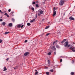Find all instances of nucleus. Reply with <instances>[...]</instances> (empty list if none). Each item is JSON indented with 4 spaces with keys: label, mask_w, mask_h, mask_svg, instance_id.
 Returning <instances> with one entry per match:
<instances>
[{
    "label": "nucleus",
    "mask_w": 75,
    "mask_h": 75,
    "mask_svg": "<svg viewBox=\"0 0 75 75\" xmlns=\"http://www.w3.org/2000/svg\"><path fill=\"white\" fill-rule=\"evenodd\" d=\"M58 42V40H56L55 41H54V42H53V45H54V44H55V43H56V42Z\"/></svg>",
    "instance_id": "dca6fc26"
},
{
    "label": "nucleus",
    "mask_w": 75,
    "mask_h": 75,
    "mask_svg": "<svg viewBox=\"0 0 75 75\" xmlns=\"http://www.w3.org/2000/svg\"><path fill=\"white\" fill-rule=\"evenodd\" d=\"M64 45L65 47H67V46L68 47H69V46H70V45H68V42H66L64 44Z\"/></svg>",
    "instance_id": "f257e3e1"
},
{
    "label": "nucleus",
    "mask_w": 75,
    "mask_h": 75,
    "mask_svg": "<svg viewBox=\"0 0 75 75\" xmlns=\"http://www.w3.org/2000/svg\"><path fill=\"white\" fill-rule=\"evenodd\" d=\"M75 7V6H74V8Z\"/></svg>",
    "instance_id": "4d7b16f0"
},
{
    "label": "nucleus",
    "mask_w": 75,
    "mask_h": 75,
    "mask_svg": "<svg viewBox=\"0 0 75 75\" xmlns=\"http://www.w3.org/2000/svg\"><path fill=\"white\" fill-rule=\"evenodd\" d=\"M29 8H30V6H29Z\"/></svg>",
    "instance_id": "13d9d810"
},
{
    "label": "nucleus",
    "mask_w": 75,
    "mask_h": 75,
    "mask_svg": "<svg viewBox=\"0 0 75 75\" xmlns=\"http://www.w3.org/2000/svg\"><path fill=\"white\" fill-rule=\"evenodd\" d=\"M27 25L28 26H30L31 25V24L30 23H27Z\"/></svg>",
    "instance_id": "a211bd4d"
},
{
    "label": "nucleus",
    "mask_w": 75,
    "mask_h": 75,
    "mask_svg": "<svg viewBox=\"0 0 75 75\" xmlns=\"http://www.w3.org/2000/svg\"><path fill=\"white\" fill-rule=\"evenodd\" d=\"M35 71H36V72H35V75H37V74H38V71H37V70H35Z\"/></svg>",
    "instance_id": "1a4fd4ad"
},
{
    "label": "nucleus",
    "mask_w": 75,
    "mask_h": 75,
    "mask_svg": "<svg viewBox=\"0 0 75 75\" xmlns=\"http://www.w3.org/2000/svg\"><path fill=\"white\" fill-rule=\"evenodd\" d=\"M8 12H10V11H11V9H9L8 10Z\"/></svg>",
    "instance_id": "473e14b6"
},
{
    "label": "nucleus",
    "mask_w": 75,
    "mask_h": 75,
    "mask_svg": "<svg viewBox=\"0 0 75 75\" xmlns=\"http://www.w3.org/2000/svg\"><path fill=\"white\" fill-rule=\"evenodd\" d=\"M23 26H24V25H22L21 26V28H23Z\"/></svg>",
    "instance_id": "37998d69"
},
{
    "label": "nucleus",
    "mask_w": 75,
    "mask_h": 75,
    "mask_svg": "<svg viewBox=\"0 0 75 75\" xmlns=\"http://www.w3.org/2000/svg\"><path fill=\"white\" fill-rule=\"evenodd\" d=\"M71 63L72 64H74V61L72 60L71 62Z\"/></svg>",
    "instance_id": "7c9ffc66"
},
{
    "label": "nucleus",
    "mask_w": 75,
    "mask_h": 75,
    "mask_svg": "<svg viewBox=\"0 0 75 75\" xmlns=\"http://www.w3.org/2000/svg\"><path fill=\"white\" fill-rule=\"evenodd\" d=\"M28 41V40H25V42H27Z\"/></svg>",
    "instance_id": "f704fd0d"
},
{
    "label": "nucleus",
    "mask_w": 75,
    "mask_h": 75,
    "mask_svg": "<svg viewBox=\"0 0 75 75\" xmlns=\"http://www.w3.org/2000/svg\"><path fill=\"white\" fill-rule=\"evenodd\" d=\"M64 4V0H61L59 3L60 6H63Z\"/></svg>",
    "instance_id": "f03ea898"
},
{
    "label": "nucleus",
    "mask_w": 75,
    "mask_h": 75,
    "mask_svg": "<svg viewBox=\"0 0 75 75\" xmlns=\"http://www.w3.org/2000/svg\"><path fill=\"white\" fill-rule=\"evenodd\" d=\"M12 21L13 22H14V21H15V20L13 18H12Z\"/></svg>",
    "instance_id": "aec40b11"
},
{
    "label": "nucleus",
    "mask_w": 75,
    "mask_h": 75,
    "mask_svg": "<svg viewBox=\"0 0 75 75\" xmlns=\"http://www.w3.org/2000/svg\"><path fill=\"white\" fill-rule=\"evenodd\" d=\"M31 8H32V10H33V11L34 10V8L32 7Z\"/></svg>",
    "instance_id": "c756f323"
},
{
    "label": "nucleus",
    "mask_w": 75,
    "mask_h": 75,
    "mask_svg": "<svg viewBox=\"0 0 75 75\" xmlns=\"http://www.w3.org/2000/svg\"><path fill=\"white\" fill-rule=\"evenodd\" d=\"M40 13H38V16H40Z\"/></svg>",
    "instance_id": "864d4df0"
},
{
    "label": "nucleus",
    "mask_w": 75,
    "mask_h": 75,
    "mask_svg": "<svg viewBox=\"0 0 75 75\" xmlns=\"http://www.w3.org/2000/svg\"><path fill=\"white\" fill-rule=\"evenodd\" d=\"M52 48L53 49V50H54V51H55L56 50V48H55V46H52Z\"/></svg>",
    "instance_id": "6e6552de"
},
{
    "label": "nucleus",
    "mask_w": 75,
    "mask_h": 75,
    "mask_svg": "<svg viewBox=\"0 0 75 75\" xmlns=\"http://www.w3.org/2000/svg\"><path fill=\"white\" fill-rule=\"evenodd\" d=\"M49 35H50V33H48L46 35V36H48Z\"/></svg>",
    "instance_id": "cd10ccee"
},
{
    "label": "nucleus",
    "mask_w": 75,
    "mask_h": 75,
    "mask_svg": "<svg viewBox=\"0 0 75 75\" xmlns=\"http://www.w3.org/2000/svg\"><path fill=\"white\" fill-rule=\"evenodd\" d=\"M69 19H70L71 20H75V19L72 16H71L69 18Z\"/></svg>",
    "instance_id": "7ed1b4c3"
},
{
    "label": "nucleus",
    "mask_w": 75,
    "mask_h": 75,
    "mask_svg": "<svg viewBox=\"0 0 75 75\" xmlns=\"http://www.w3.org/2000/svg\"><path fill=\"white\" fill-rule=\"evenodd\" d=\"M21 24H19V25H18L17 28H20V27H21Z\"/></svg>",
    "instance_id": "4468645a"
},
{
    "label": "nucleus",
    "mask_w": 75,
    "mask_h": 75,
    "mask_svg": "<svg viewBox=\"0 0 75 75\" xmlns=\"http://www.w3.org/2000/svg\"><path fill=\"white\" fill-rule=\"evenodd\" d=\"M53 69H55V66H53Z\"/></svg>",
    "instance_id": "49530a36"
},
{
    "label": "nucleus",
    "mask_w": 75,
    "mask_h": 75,
    "mask_svg": "<svg viewBox=\"0 0 75 75\" xmlns=\"http://www.w3.org/2000/svg\"><path fill=\"white\" fill-rule=\"evenodd\" d=\"M56 14H57V11H54L53 12V16H54L55 15H56Z\"/></svg>",
    "instance_id": "39448f33"
},
{
    "label": "nucleus",
    "mask_w": 75,
    "mask_h": 75,
    "mask_svg": "<svg viewBox=\"0 0 75 75\" xmlns=\"http://www.w3.org/2000/svg\"><path fill=\"white\" fill-rule=\"evenodd\" d=\"M13 25V24H12V23H9V27H11Z\"/></svg>",
    "instance_id": "ddd939ff"
},
{
    "label": "nucleus",
    "mask_w": 75,
    "mask_h": 75,
    "mask_svg": "<svg viewBox=\"0 0 75 75\" xmlns=\"http://www.w3.org/2000/svg\"><path fill=\"white\" fill-rule=\"evenodd\" d=\"M7 68H6V67H4V70H3V71H7Z\"/></svg>",
    "instance_id": "0eeeda50"
},
{
    "label": "nucleus",
    "mask_w": 75,
    "mask_h": 75,
    "mask_svg": "<svg viewBox=\"0 0 75 75\" xmlns=\"http://www.w3.org/2000/svg\"><path fill=\"white\" fill-rule=\"evenodd\" d=\"M35 4V2H33V4Z\"/></svg>",
    "instance_id": "2f4dec72"
},
{
    "label": "nucleus",
    "mask_w": 75,
    "mask_h": 75,
    "mask_svg": "<svg viewBox=\"0 0 75 75\" xmlns=\"http://www.w3.org/2000/svg\"><path fill=\"white\" fill-rule=\"evenodd\" d=\"M9 59V58H7L6 59V61H8V60Z\"/></svg>",
    "instance_id": "8fccbe9b"
},
{
    "label": "nucleus",
    "mask_w": 75,
    "mask_h": 75,
    "mask_svg": "<svg viewBox=\"0 0 75 75\" xmlns=\"http://www.w3.org/2000/svg\"><path fill=\"white\" fill-rule=\"evenodd\" d=\"M10 33V32H5L4 33V34H8V33Z\"/></svg>",
    "instance_id": "393cba45"
},
{
    "label": "nucleus",
    "mask_w": 75,
    "mask_h": 75,
    "mask_svg": "<svg viewBox=\"0 0 75 75\" xmlns=\"http://www.w3.org/2000/svg\"><path fill=\"white\" fill-rule=\"evenodd\" d=\"M6 16L8 17H9V16L8 15V14Z\"/></svg>",
    "instance_id": "3c124183"
},
{
    "label": "nucleus",
    "mask_w": 75,
    "mask_h": 75,
    "mask_svg": "<svg viewBox=\"0 0 75 75\" xmlns=\"http://www.w3.org/2000/svg\"><path fill=\"white\" fill-rule=\"evenodd\" d=\"M47 62H48V64H50V60H48V61H47Z\"/></svg>",
    "instance_id": "412c9836"
},
{
    "label": "nucleus",
    "mask_w": 75,
    "mask_h": 75,
    "mask_svg": "<svg viewBox=\"0 0 75 75\" xmlns=\"http://www.w3.org/2000/svg\"><path fill=\"white\" fill-rule=\"evenodd\" d=\"M35 6L36 7H39V6H38V4H36Z\"/></svg>",
    "instance_id": "b1692460"
},
{
    "label": "nucleus",
    "mask_w": 75,
    "mask_h": 75,
    "mask_svg": "<svg viewBox=\"0 0 75 75\" xmlns=\"http://www.w3.org/2000/svg\"><path fill=\"white\" fill-rule=\"evenodd\" d=\"M60 61V62H62V59H61Z\"/></svg>",
    "instance_id": "4c0bfd02"
},
{
    "label": "nucleus",
    "mask_w": 75,
    "mask_h": 75,
    "mask_svg": "<svg viewBox=\"0 0 75 75\" xmlns=\"http://www.w3.org/2000/svg\"><path fill=\"white\" fill-rule=\"evenodd\" d=\"M13 13H14V12L13 11L11 12V14H13Z\"/></svg>",
    "instance_id": "c9c22d12"
},
{
    "label": "nucleus",
    "mask_w": 75,
    "mask_h": 75,
    "mask_svg": "<svg viewBox=\"0 0 75 75\" xmlns=\"http://www.w3.org/2000/svg\"><path fill=\"white\" fill-rule=\"evenodd\" d=\"M2 42V40H0V43H1V42Z\"/></svg>",
    "instance_id": "a19ab883"
},
{
    "label": "nucleus",
    "mask_w": 75,
    "mask_h": 75,
    "mask_svg": "<svg viewBox=\"0 0 75 75\" xmlns=\"http://www.w3.org/2000/svg\"><path fill=\"white\" fill-rule=\"evenodd\" d=\"M74 49H75V48H74V47H73V48H72L71 50H74Z\"/></svg>",
    "instance_id": "c03bdc74"
},
{
    "label": "nucleus",
    "mask_w": 75,
    "mask_h": 75,
    "mask_svg": "<svg viewBox=\"0 0 75 75\" xmlns=\"http://www.w3.org/2000/svg\"><path fill=\"white\" fill-rule=\"evenodd\" d=\"M0 21L1 22L3 21V19H0Z\"/></svg>",
    "instance_id": "72a5a7b5"
},
{
    "label": "nucleus",
    "mask_w": 75,
    "mask_h": 75,
    "mask_svg": "<svg viewBox=\"0 0 75 75\" xmlns=\"http://www.w3.org/2000/svg\"><path fill=\"white\" fill-rule=\"evenodd\" d=\"M1 18H2V16L1 17Z\"/></svg>",
    "instance_id": "6e6d98bb"
},
{
    "label": "nucleus",
    "mask_w": 75,
    "mask_h": 75,
    "mask_svg": "<svg viewBox=\"0 0 75 75\" xmlns=\"http://www.w3.org/2000/svg\"><path fill=\"white\" fill-rule=\"evenodd\" d=\"M56 47L57 48H60V46H59V45H57Z\"/></svg>",
    "instance_id": "2eb2a0df"
},
{
    "label": "nucleus",
    "mask_w": 75,
    "mask_h": 75,
    "mask_svg": "<svg viewBox=\"0 0 75 75\" xmlns=\"http://www.w3.org/2000/svg\"><path fill=\"white\" fill-rule=\"evenodd\" d=\"M1 10H0V13H1Z\"/></svg>",
    "instance_id": "5fc2aeb1"
},
{
    "label": "nucleus",
    "mask_w": 75,
    "mask_h": 75,
    "mask_svg": "<svg viewBox=\"0 0 75 75\" xmlns=\"http://www.w3.org/2000/svg\"><path fill=\"white\" fill-rule=\"evenodd\" d=\"M54 55H56V52H54Z\"/></svg>",
    "instance_id": "79ce46f5"
},
{
    "label": "nucleus",
    "mask_w": 75,
    "mask_h": 75,
    "mask_svg": "<svg viewBox=\"0 0 75 75\" xmlns=\"http://www.w3.org/2000/svg\"><path fill=\"white\" fill-rule=\"evenodd\" d=\"M51 52H49L47 53V55H51Z\"/></svg>",
    "instance_id": "a878e982"
},
{
    "label": "nucleus",
    "mask_w": 75,
    "mask_h": 75,
    "mask_svg": "<svg viewBox=\"0 0 75 75\" xmlns=\"http://www.w3.org/2000/svg\"><path fill=\"white\" fill-rule=\"evenodd\" d=\"M1 13L2 14H3V13H6V11H4V12H2L1 11Z\"/></svg>",
    "instance_id": "bb28decb"
},
{
    "label": "nucleus",
    "mask_w": 75,
    "mask_h": 75,
    "mask_svg": "<svg viewBox=\"0 0 75 75\" xmlns=\"http://www.w3.org/2000/svg\"><path fill=\"white\" fill-rule=\"evenodd\" d=\"M71 75H74V72H71Z\"/></svg>",
    "instance_id": "5701e85b"
},
{
    "label": "nucleus",
    "mask_w": 75,
    "mask_h": 75,
    "mask_svg": "<svg viewBox=\"0 0 75 75\" xmlns=\"http://www.w3.org/2000/svg\"><path fill=\"white\" fill-rule=\"evenodd\" d=\"M67 41V40L66 39H64L63 40V41L65 42V41Z\"/></svg>",
    "instance_id": "ea45409f"
},
{
    "label": "nucleus",
    "mask_w": 75,
    "mask_h": 75,
    "mask_svg": "<svg viewBox=\"0 0 75 75\" xmlns=\"http://www.w3.org/2000/svg\"><path fill=\"white\" fill-rule=\"evenodd\" d=\"M46 74H47V75H49V72H46Z\"/></svg>",
    "instance_id": "c85d7f7f"
},
{
    "label": "nucleus",
    "mask_w": 75,
    "mask_h": 75,
    "mask_svg": "<svg viewBox=\"0 0 75 75\" xmlns=\"http://www.w3.org/2000/svg\"><path fill=\"white\" fill-rule=\"evenodd\" d=\"M72 51H73V52H75V50H72Z\"/></svg>",
    "instance_id": "a18cd8bd"
},
{
    "label": "nucleus",
    "mask_w": 75,
    "mask_h": 75,
    "mask_svg": "<svg viewBox=\"0 0 75 75\" xmlns=\"http://www.w3.org/2000/svg\"><path fill=\"white\" fill-rule=\"evenodd\" d=\"M50 72H53L54 71V70H53L52 69L50 70Z\"/></svg>",
    "instance_id": "4be33fe9"
},
{
    "label": "nucleus",
    "mask_w": 75,
    "mask_h": 75,
    "mask_svg": "<svg viewBox=\"0 0 75 75\" xmlns=\"http://www.w3.org/2000/svg\"><path fill=\"white\" fill-rule=\"evenodd\" d=\"M37 18V14L36 15V18Z\"/></svg>",
    "instance_id": "09e8293b"
},
{
    "label": "nucleus",
    "mask_w": 75,
    "mask_h": 75,
    "mask_svg": "<svg viewBox=\"0 0 75 75\" xmlns=\"http://www.w3.org/2000/svg\"><path fill=\"white\" fill-rule=\"evenodd\" d=\"M7 15H8V14H7V13H5L4 14V15H5V16H7Z\"/></svg>",
    "instance_id": "58836bf2"
},
{
    "label": "nucleus",
    "mask_w": 75,
    "mask_h": 75,
    "mask_svg": "<svg viewBox=\"0 0 75 75\" xmlns=\"http://www.w3.org/2000/svg\"><path fill=\"white\" fill-rule=\"evenodd\" d=\"M71 48H72L71 47L69 48V49H71Z\"/></svg>",
    "instance_id": "603ef678"
},
{
    "label": "nucleus",
    "mask_w": 75,
    "mask_h": 75,
    "mask_svg": "<svg viewBox=\"0 0 75 75\" xmlns=\"http://www.w3.org/2000/svg\"><path fill=\"white\" fill-rule=\"evenodd\" d=\"M29 54V52H26L24 54V56H27Z\"/></svg>",
    "instance_id": "20e7f679"
},
{
    "label": "nucleus",
    "mask_w": 75,
    "mask_h": 75,
    "mask_svg": "<svg viewBox=\"0 0 75 75\" xmlns=\"http://www.w3.org/2000/svg\"><path fill=\"white\" fill-rule=\"evenodd\" d=\"M49 27H50L49 25L47 26L45 28V29H48V28H49Z\"/></svg>",
    "instance_id": "f3484780"
},
{
    "label": "nucleus",
    "mask_w": 75,
    "mask_h": 75,
    "mask_svg": "<svg viewBox=\"0 0 75 75\" xmlns=\"http://www.w3.org/2000/svg\"><path fill=\"white\" fill-rule=\"evenodd\" d=\"M61 42V43H62V44H63V43L64 42L63 41Z\"/></svg>",
    "instance_id": "de8ad7c7"
},
{
    "label": "nucleus",
    "mask_w": 75,
    "mask_h": 75,
    "mask_svg": "<svg viewBox=\"0 0 75 75\" xmlns=\"http://www.w3.org/2000/svg\"><path fill=\"white\" fill-rule=\"evenodd\" d=\"M56 10H57V8H56L55 7H54V8H53L54 11H55Z\"/></svg>",
    "instance_id": "6ab92c4d"
},
{
    "label": "nucleus",
    "mask_w": 75,
    "mask_h": 75,
    "mask_svg": "<svg viewBox=\"0 0 75 75\" xmlns=\"http://www.w3.org/2000/svg\"><path fill=\"white\" fill-rule=\"evenodd\" d=\"M35 21V19H33L32 20H31L30 21V23H33V21Z\"/></svg>",
    "instance_id": "9b49d317"
},
{
    "label": "nucleus",
    "mask_w": 75,
    "mask_h": 75,
    "mask_svg": "<svg viewBox=\"0 0 75 75\" xmlns=\"http://www.w3.org/2000/svg\"><path fill=\"white\" fill-rule=\"evenodd\" d=\"M40 10V14H43V11Z\"/></svg>",
    "instance_id": "9d476101"
},
{
    "label": "nucleus",
    "mask_w": 75,
    "mask_h": 75,
    "mask_svg": "<svg viewBox=\"0 0 75 75\" xmlns=\"http://www.w3.org/2000/svg\"><path fill=\"white\" fill-rule=\"evenodd\" d=\"M45 69H48V67H47L46 66H45Z\"/></svg>",
    "instance_id": "e433bc0d"
},
{
    "label": "nucleus",
    "mask_w": 75,
    "mask_h": 75,
    "mask_svg": "<svg viewBox=\"0 0 75 75\" xmlns=\"http://www.w3.org/2000/svg\"><path fill=\"white\" fill-rule=\"evenodd\" d=\"M13 68L14 69H17L18 68V66H14Z\"/></svg>",
    "instance_id": "423d86ee"
},
{
    "label": "nucleus",
    "mask_w": 75,
    "mask_h": 75,
    "mask_svg": "<svg viewBox=\"0 0 75 75\" xmlns=\"http://www.w3.org/2000/svg\"><path fill=\"white\" fill-rule=\"evenodd\" d=\"M3 25H5V24H6V23L5 22H3L2 23V24Z\"/></svg>",
    "instance_id": "f8f14e48"
}]
</instances>
